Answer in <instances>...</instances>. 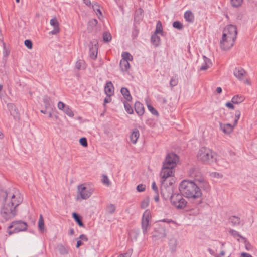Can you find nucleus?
Wrapping results in <instances>:
<instances>
[{
    "mask_svg": "<svg viewBox=\"0 0 257 257\" xmlns=\"http://www.w3.org/2000/svg\"><path fill=\"white\" fill-rule=\"evenodd\" d=\"M241 257H252L250 254L247 253L243 252L241 254Z\"/></svg>",
    "mask_w": 257,
    "mask_h": 257,
    "instance_id": "64",
    "label": "nucleus"
},
{
    "mask_svg": "<svg viewBox=\"0 0 257 257\" xmlns=\"http://www.w3.org/2000/svg\"><path fill=\"white\" fill-rule=\"evenodd\" d=\"M20 194L15 191V194H10V198L6 199L1 210L2 217L5 220L14 218L17 214L16 207L22 202Z\"/></svg>",
    "mask_w": 257,
    "mask_h": 257,
    "instance_id": "1",
    "label": "nucleus"
},
{
    "mask_svg": "<svg viewBox=\"0 0 257 257\" xmlns=\"http://www.w3.org/2000/svg\"><path fill=\"white\" fill-rule=\"evenodd\" d=\"M197 185L200 188H202L204 190L208 192L210 190V186L208 183V182L206 180H203V182Z\"/></svg>",
    "mask_w": 257,
    "mask_h": 257,
    "instance_id": "27",
    "label": "nucleus"
},
{
    "mask_svg": "<svg viewBox=\"0 0 257 257\" xmlns=\"http://www.w3.org/2000/svg\"><path fill=\"white\" fill-rule=\"evenodd\" d=\"M154 33L156 34H162L163 33V27L162 23L160 21H158L157 23L156 28Z\"/></svg>",
    "mask_w": 257,
    "mask_h": 257,
    "instance_id": "37",
    "label": "nucleus"
},
{
    "mask_svg": "<svg viewBox=\"0 0 257 257\" xmlns=\"http://www.w3.org/2000/svg\"><path fill=\"white\" fill-rule=\"evenodd\" d=\"M59 250L60 254L62 255H66L68 253V250L62 245L59 247Z\"/></svg>",
    "mask_w": 257,
    "mask_h": 257,
    "instance_id": "49",
    "label": "nucleus"
},
{
    "mask_svg": "<svg viewBox=\"0 0 257 257\" xmlns=\"http://www.w3.org/2000/svg\"><path fill=\"white\" fill-rule=\"evenodd\" d=\"M79 142L80 143V144L83 146V147H87V139L83 137V138H81L80 140H79Z\"/></svg>",
    "mask_w": 257,
    "mask_h": 257,
    "instance_id": "55",
    "label": "nucleus"
},
{
    "mask_svg": "<svg viewBox=\"0 0 257 257\" xmlns=\"http://www.w3.org/2000/svg\"><path fill=\"white\" fill-rule=\"evenodd\" d=\"M208 251L211 255L215 257H223L225 254V251L223 250H222L219 254H217L214 250L211 248H209Z\"/></svg>",
    "mask_w": 257,
    "mask_h": 257,
    "instance_id": "32",
    "label": "nucleus"
},
{
    "mask_svg": "<svg viewBox=\"0 0 257 257\" xmlns=\"http://www.w3.org/2000/svg\"><path fill=\"white\" fill-rule=\"evenodd\" d=\"M10 194H15V193H7V192L2 189H0V200H4V202H5L6 199H7V198H10Z\"/></svg>",
    "mask_w": 257,
    "mask_h": 257,
    "instance_id": "29",
    "label": "nucleus"
},
{
    "mask_svg": "<svg viewBox=\"0 0 257 257\" xmlns=\"http://www.w3.org/2000/svg\"><path fill=\"white\" fill-rule=\"evenodd\" d=\"M121 93L123 96L124 98L127 101H131L132 99V97L130 94V91L127 88L125 87H122L121 89Z\"/></svg>",
    "mask_w": 257,
    "mask_h": 257,
    "instance_id": "23",
    "label": "nucleus"
},
{
    "mask_svg": "<svg viewBox=\"0 0 257 257\" xmlns=\"http://www.w3.org/2000/svg\"><path fill=\"white\" fill-rule=\"evenodd\" d=\"M241 115V112L239 110H236L235 114V119L234 121V125H236L237 123L238 120L239 119Z\"/></svg>",
    "mask_w": 257,
    "mask_h": 257,
    "instance_id": "51",
    "label": "nucleus"
},
{
    "mask_svg": "<svg viewBox=\"0 0 257 257\" xmlns=\"http://www.w3.org/2000/svg\"><path fill=\"white\" fill-rule=\"evenodd\" d=\"M229 233L234 238H237L238 237L240 238H242V237L239 234V233L235 230L230 229L229 231Z\"/></svg>",
    "mask_w": 257,
    "mask_h": 257,
    "instance_id": "46",
    "label": "nucleus"
},
{
    "mask_svg": "<svg viewBox=\"0 0 257 257\" xmlns=\"http://www.w3.org/2000/svg\"><path fill=\"white\" fill-rule=\"evenodd\" d=\"M178 82V80L177 77H172L170 81V85L171 87H174L177 85Z\"/></svg>",
    "mask_w": 257,
    "mask_h": 257,
    "instance_id": "48",
    "label": "nucleus"
},
{
    "mask_svg": "<svg viewBox=\"0 0 257 257\" xmlns=\"http://www.w3.org/2000/svg\"><path fill=\"white\" fill-rule=\"evenodd\" d=\"M179 189L182 194L186 198L193 200L199 199L196 203V205L202 202V192L199 187L194 181L184 180L180 183Z\"/></svg>",
    "mask_w": 257,
    "mask_h": 257,
    "instance_id": "2",
    "label": "nucleus"
},
{
    "mask_svg": "<svg viewBox=\"0 0 257 257\" xmlns=\"http://www.w3.org/2000/svg\"><path fill=\"white\" fill-rule=\"evenodd\" d=\"M145 188L146 186L142 184H139L137 186V190L140 192L144 191L145 190Z\"/></svg>",
    "mask_w": 257,
    "mask_h": 257,
    "instance_id": "54",
    "label": "nucleus"
},
{
    "mask_svg": "<svg viewBox=\"0 0 257 257\" xmlns=\"http://www.w3.org/2000/svg\"><path fill=\"white\" fill-rule=\"evenodd\" d=\"M104 91L107 96L110 97L114 93V87L111 81L106 83Z\"/></svg>",
    "mask_w": 257,
    "mask_h": 257,
    "instance_id": "18",
    "label": "nucleus"
},
{
    "mask_svg": "<svg viewBox=\"0 0 257 257\" xmlns=\"http://www.w3.org/2000/svg\"><path fill=\"white\" fill-rule=\"evenodd\" d=\"M116 210V207L114 204H110L106 207V212L109 214H113Z\"/></svg>",
    "mask_w": 257,
    "mask_h": 257,
    "instance_id": "35",
    "label": "nucleus"
},
{
    "mask_svg": "<svg viewBox=\"0 0 257 257\" xmlns=\"http://www.w3.org/2000/svg\"><path fill=\"white\" fill-rule=\"evenodd\" d=\"M57 106L58 109L61 110H63L67 107V106H66L65 104L61 101H59L58 103Z\"/></svg>",
    "mask_w": 257,
    "mask_h": 257,
    "instance_id": "57",
    "label": "nucleus"
},
{
    "mask_svg": "<svg viewBox=\"0 0 257 257\" xmlns=\"http://www.w3.org/2000/svg\"><path fill=\"white\" fill-rule=\"evenodd\" d=\"M178 160V156L176 154L170 153L167 155L163 165L164 166H167L174 169Z\"/></svg>",
    "mask_w": 257,
    "mask_h": 257,
    "instance_id": "7",
    "label": "nucleus"
},
{
    "mask_svg": "<svg viewBox=\"0 0 257 257\" xmlns=\"http://www.w3.org/2000/svg\"><path fill=\"white\" fill-rule=\"evenodd\" d=\"M122 58L121 60H125L126 61L133 60V56L128 52H124L122 54Z\"/></svg>",
    "mask_w": 257,
    "mask_h": 257,
    "instance_id": "38",
    "label": "nucleus"
},
{
    "mask_svg": "<svg viewBox=\"0 0 257 257\" xmlns=\"http://www.w3.org/2000/svg\"><path fill=\"white\" fill-rule=\"evenodd\" d=\"M92 8L98 15V18H100V16H102V13L100 10V6L97 3H95L92 5Z\"/></svg>",
    "mask_w": 257,
    "mask_h": 257,
    "instance_id": "34",
    "label": "nucleus"
},
{
    "mask_svg": "<svg viewBox=\"0 0 257 257\" xmlns=\"http://www.w3.org/2000/svg\"><path fill=\"white\" fill-rule=\"evenodd\" d=\"M215 153L207 147L201 148L197 155L198 160L204 164H209L214 161Z\"/></svg>",
    "mask_w": 257,
    "mask_h": 257,
    "instance_id": "3",
    "label": "nucleus"
},
{
    "mask_svg": "<svg viewBox=\"0 0 257 257\" xmlns=\"http://www.w3.org/2000/svg\"><path fill=\"white\" fill-rule=\"evenodd\" d=\"M103 39L105 42H109L111 40V36L110 33L105 32L103 35Z\"/></svg>",
    "mask_w": 257,
    "mask_h": 257,
    "instance_id": "45",
    "label": "nucleus"
},
{
    "mask_svg": "<svg viewBox=\"0 0 257 257\" xmlns=\"http://www.w3.org/2000/svg\"><path fill=\"white\" fill-rule=\"evenodd\" d=\"M152 43L155 46H158L160 44V39L157 35V34L154 33L151 38Z\"/></svg>",
    "mask_w": 257,
    "mask_h": 257,
    "instance_id": "28",
    "label": "nucleus"
},
{
    "mask_svg": "<svg viewBox=\"0 0 257 257\" xmlns=\"http://www.w3.org/2000/svg\"><path fill=\"white\" fill-rule=\"evenodd\" d=\"M133 253V249H129L125 253L119 255L118 257H131Z\"/></svg>",
    "mask_w": 257,
    "mask_h": 257,
    "instance_id": "50",
    "label": "nucleus"
},
{
    "mask_svg": "<svg viewBox=\"0 0 257 257\" xmlns=\"http://www.w3.org/2000/svg\"><path fill=\"white\" fill-rule=\"evenodd\" d=\"M203 60H204V63L206 64V65H207L208 66H211L212 63H211L210 59H209V58H208L207 57H206L205 56H203Z\"/></svg>",
    "mask_w": 257,
    "mask_h": 257,
    "instance_id": "56",
    "label": "nucleus"
},
{
    "mask_svg": "<svg viewBox=\"0 0 257 257\" xmlns=\"http://www.w3.org/2000/svg\"><path fill=\"white\" fill-rule=\"evenodd\" d=\"M244 97L242 95H236L233 96L232 98L231 101L234 104H239L241 103L244 100Z\"/></svg>",
    "mask_w": 257,
    "mask_h": 257,
    "instance_id": "26",
    "label": "nucleus"
},
{
    "mask_svg": "<svg viewBox=\"0 0 257 257\" xmlns=\"http://www.w3.org/2000/svg\"><path fill=\"white\" fill-rule=\"evenodd\" d=\"M184 17L185 20L189 23H193L194 21V15L190 10L185 12Z\"/></svg>",
    "mask_w": 257,
    "mask_h": 257,
    "instance_id": "21",
    "label": "nucleus"
},
{
    "mask_svg": "<svg viewBox=\"0 0 257 257\" xmlns=\"http://www.w3.org/2000/svg\"><path fill=\"white\" fill-rule=\"evenodd\" d=\"M119 66L121 71L126 72L127 71L129 68H130V65L128 62L126 61L125 60H121Z\"/></svg>",
    "mask_w": 257,
    "mask_h": 257,
    "instance_id": "22",
    "label": "nucleus"
},
{
    "mask_svg": "<svg viewBox=\"0 0 257 257\" xmlns=\"http://www.w3.org/2000/svg\"><path fill=\"white\" fill-rule=\"evenodd\" d=\"M183 196L182 194L179 193L172 195L170 199L171 204L178 209L184 208L187 202Z\"/></svg>",
    "mask_w": 257,
    "mask_h": 257,
    "instance_id": "5",
    "label": "nucleus"
},
{
    "mask_svg": "<svg viewBox=\"0 0 257 257\" xmlns=\"http://www.w3.org/2000/svg\"><path fill=\"white\" fill-rule=\"evenodd\" d=\"M78 192L82 199H88L92 194L93 189L86 187L83 184H80L77 187Z\"/></svg>",
    "mask_w": 257,
    "mask_h": 257,
    "instance_id": "11",
    "label": "nucleus"
},
{
    "mask_svg": "<svg viewBox=\"0 0 257 257\" xmlns=\"http://www.w3.org/2000/svg\"><path fill=\"white\" fill-rule=\"evenodd\" d=\"M211 175L212 177H216V178H220L222 177V175H220L219 173L217 172H213L211 174Z\"/></svg>",
    "mask_w": 257,
    "mask_h": 257,
    "instance_id": "61",
    "label": "nucleus"
},
{
    "mask_svg": "<svg viewBox=\"0 0 257 257\" xmlns=\"http://www.w3.org/2000/svg\"><path fill=\"white\" fill-rule=\"evenodd\" d=\"M229 221L232 225L236 226L240 224V219L238 216H232L229 218Z\"/></svg>",
    "mask_w": 257,
    "mask_h": 257,
    "instance_id": "25",
    "label": "nucleus"
},
{
    "mask_svg": "<svg viewBox=\"0 0 257 257\" xmlns=\"http://www.w3.org/2000/svg\"><path fill=\"white\" fill-rule=\"evenodd\" d=\"M72 216L75 221L78 223L79 226L84 227V224L83 223L81 216L77 214L76 213H73Z\"/></svg>",
    "mask_w": 257,
    "mask_h": 257,
    "instance_id": "30",
    "label": "nucleus"
},
{
    "mask_svg": "<svg viewBox=\"0 0 257 257\" xmlns=\"http://www.w3.org/2000/svg\"><path fill=\"white\" fill-rule=\"evenodd\" d=\"M220 130L225 134H229L231 133L234 127L235 126L231 125L229 123L223 124L222 122H219Z\"/></svg>",
    "mask_w": 257,
    "mask_h": 257,
    "instance_id": "16",
    "label": "nucleus"
},
{
    "mask_svg": "<svg viewBox=\"0 0 257 257\" xmlns=\"http://www.w3.org/2000/svg\"><path fill=\"white\" fill-rule=\"evenodd\" d=\"M167 236V232L164 227L159 226L156 228L154 230V233L153 235V237H156L158 239L163 238Z\"/></svg>",
    "mask_w": 257,
    "mask_h": 257,
    "instance_id": "14",
    "label": "nucleus"
},
{
    "mask_svg": "<svg viewBox=\"0 0 257 257\" xmlns=\"http://www.w3.org/2000/svg\"><path fill=\"white\" fill-rule=\"evenodd\" d=\"M152 188L154 191L155 193L158 192V187L156 184L155 182H153L152 183Z\"/></svg>",
    "mask_w": 257,
    "mask_h": 257,
    "instance_id": "60",
    "label": "nucleus"
},
{
    "mask_svg": "<svg viewBox=\"0 0 257 257\" xmlns=\"http://www.w3.org/2000/svg\"><path fill=\"white\" fill-rule=\"evenodd\" d=\"M7 107L11 113V115H14V111H16V107L12 103H8L7 104Z\"/></svg>",
    "mask_w": 257,
    "mask_h": 257,
    "instance_id": "44",
    "label": "nucleus"
},
{
    "mask_svg": "<svg viewBox=\"0 0 257 257\" xmlns=\"http://www.w3.org/2000/svg\"><path fill=\"white\" fill-rule=\"evenodd\" d=\"M210 67V66H208V65H206V64L204 63V64H203L201 66L200 69V70H206V69H207Z\"/></svg>",
    "mask_w": 257,
    "mask_h": 257,
    "instance_id": "62",
    "label": "nucleus"
},
{
    "mask_svg": "<svg viewBox=\"0 0 257 257\" xmlns=\"http://www.w3.org/2000/svg\"><path fill=\"white\" fill-rule=\"evenodd\" d=\"M177 245V240L175 238H171L169 241V246L171 252H174L176 251Z\"/></svg>",
    "mask_w": 257,
    "mask_h": 257,
    "instance_id": "24",
    "label": "nucleus"
},
{
    "mask_svg": "<svg viewBox=\"0 0 257 257\" xmlns=\"http://www.w3.org/2000/svg\"><path fill=\"white\" fill-rule=\"evenodd\" d=\"M173 168L167 166H164L163 165L162 170L160 172V175L162 177L161 180V183H167V179L168 178L173 176Z\"/></svg>",
    "mask_w": 257,
    "mask_h": 257,
    "instance_id": "12",
    "label": "nucleus"
},
{
    "mask_svg": "<svg viewBox=\"0 0 257 257\" xmlns=\"http://www.w3.org/2000/svg\"><path fill=\"white\" fill-rule=\"evenodd\" d=\"M225 105L229 109H234V106L232 103L230 102H227L226 103Z\"/></svg>",
    "mask_w": 257,
    "mask_h": 257,
    "instance_id": "63",
    "label": "nucleus"
},
{
    "mask_svg": "<svg viewBox=\"0 0 257 257\" xmlns=\"http://www.w3.org/2000/svg\"><path fill=\"white\" fill-rule=\"evenodd\" d=\"M243 0H231V4L234 7H238L242 4Z\"/></svg>",
    "mask_w": 257,
    "mask_h": 257,
    "instance_id": "47",
    "label": "nucleus"
},
{
    "mask_svg": "<svg viewBox=\"0 0 257 257\" xmlns=\"http://www.w3.org/2000/svg\"><path fill=\"white\" fill-rule=\"evenodd\" d=\"M44 226V221L42 215H40L39 221H38V227L39 230L41 231H42L44 230L45 228Z\"/></svg>",
    "mask_w": 257,
    "mask_h": 257,
    "instance_id": "36",
    "label": "nucleus"
},
{
    "mask_svg": "<svg viewBox=\"0 0 257 257\" xmlns=\"http://www.w3.org/2000/svg\"><path fill=\"white\" fill-rule=\"evenodd\" d=\"M28 228L27 223L21 220L14 221L7 228V232L9 236L21 231H25Z\"/></svg>",
    "mask_w": 257,
    "mask_h": 257,
    "instance_id": "4",
    "label": "nucleus"
},
{
    "mask_svg": "<svg viewBox=\"0 0 257 257\" xmlns=\"http://www.w3.org/2000/svg\"><path fill=\"white\" fill-rule=\"evenodd\" d=\"M149 110L154 115H158V111L151 105H147Z\"/></svg>",
    "mask_w": 257,
    "mask_h": 257,
    "instance_id": "53",
    "label": "nucleus"
},
{
    "mask_svg": "<svg viewBox=\"0 0 257 257\" xmlns=\"http://www.w3.org/2000/svg\"><path fill=\"white\" fill-rule=\"evenodd\" d=\"M123 104L126 111L129 114H132L133 113V109L130 104L125 101L123 102Z\"/></svg>",
    "mask_w": 257,
    "mask_h": 257,
    "instance_id": "40",
    "label": "nucleus"
},
{
    "mask_svg": "<svg viewBox=\"0 0 257 257\" xmlns=\"http://www.w3.org/2000/svg\"><path fill=\"white\" fill-rule=\"evenodd\" d=\"M63 111L70 117H72L74 116V113L73 111L68 106H67V107L63 110Z\"/></svg>",
    "mask_w": 257,
    "mask_h": 257,
    "instance_id": "42",
    "label": "nucleus"
},
{
    "mask_svg": "<svg viewBox=\"0 0 257 257\" xmlns=\"http://www.w3.org/2000/svg\"><path fill=\"white\" fill-rule=\"evenodd\" d=\"M237 34V30L236 26L233 25H228L224 28L222 36H224V37H226L227 38L236 40Z\"/></svg>",
    "mask_w": 257,
    "mask_h": 257,
    "instance_id": "8",
    "label": "nucleus"
},
{
    "mask_svg": "<svg viewBox=\"0 0 257 257\" xmlns=\"http://www.w3.org/2000/svg\"><path fill=\"white\" fill-rule=\"evenodd\" d=\"M150 218L151 212L150 210H146L143 214L141 223L142 231L144 234L147 233L148 229L150 227L149 223Z\"/></svg>",
    "mask_w": 257,
    "mask_h": 257,
    "instance_id": "9",
    "label": "nucleus"
},
{
    "mask_svg": "<svg viewBox=\"0 0 257 257\" xmlns=\"http://www.w3.org/2000/svg\"><path fill=\"white\" fill-rule=\"evenodd\" d=\"M194 180L197 182V184H199L203 182V180H205L203 176L199 173H197L194 175Z\"/></svg>",
    "mask_w": 257,
    "mask_h": 257,
    "instance_id": "33",
    "label": "nucleus"
},
{
    "mask_svg": "<svg viewBox=\"0 0 257 257\" xmlns=\"http://www.w3.org/2000/svg\"><path fill=\"white\" fill-rule=\"evenodd\" d=\"M140 136V133L138 129L135 128L130 135V140L133 144H136Z\"/></svg>",
    "mask_w": 257,
    "mask_h": 257,
    "instance_id": "20",
    "label": "nucleus"
},
{
    "mask_svg": "<svg viewBox=\"0 0 257 257\" xmlns=\"http://www.w3.org/2000/svg\"><path fill=\"white\" fill-rule=\"evenodd\" d=\"M233 74L234 76L239 81H242L248 85L250 84L249 80L246 78L247 73L243 68L241 67L235 68Z\"/></svg>",
    "mask_w": 257,
    "mask_h": 257,
    "instance_id": "10",
    "label": "nucleus"
},
{
    "mask_svg": "<svg viewBox=\"0 0 257 257\" xmlns=\"http://www.w3.org/2000/svg\"><path fill=\"white\" fill-rule=\"evenodd\" d=\"M75 67L78 70L84 69L86 68L84 61L82 60H78L76 62Z\"/></svg>",
    "mask_w": 257,
    "mask_h": 257,
    "instance_id": "31",
    "label": "nucleus"
},
{
    "mask_svg": "<svg viewBox=\"0 0 257 257\" xmlns=\"http://www.w3.org/2000/svg\"><path fill=\"white\" fill-rule=\"evenodd\" d=\"M172 184V182H169L170 185L168 186L167 183H161L160 187L161 194L165 200L170 199L171 195L174 194H173V187L171 186Z\"/></svg>",
    "mask_w": 257,
    "mask_h": 257,
    "instance_id": "6",
    "label": "nucleus"
},
{
    "mask_svg": "<svg viewBox=\"0 0 257 257\" xmlns=\"http://www.w3.org/2000/svg\"><path fill=\"white\" fill-rule=\"evenodd\" d=\"M172 25L173 27L178 30H182L183 28L182 23L178 21L174 22Z\"/></svg>",
    "mask_w": 257,
    "mask_h": 257,
    "instance_id": "41",
    "label": "nucleus"
},
{
    "mask_svg": "<svg viewBox=\"0 0 257 257\" xmlns=\"http://www.w3.org/2000/svg\"><path fill=\"white\" fill-rule=\"evenodd\" d=\"M50 24L54 27L52 31L50 32V34L52 35H55L57 34L60 31V28L59 27V22L56 17H54L51 19L50 21Z\"/></svg>",
    "mask_w": 257,
    "mask_h": 257,
    "instance_id": "15",
    "label": "nucleus"
},
{
    "mask_svg": "<svg viewBox=\"0 0 257 257\" xmlns=\"http://www.w3.org/2000/svg\"><path fill=\"white\" fill-rule=\"evenodd\" d=\"M98 21L96 19H92L90 20L88 23V29H91L93 27L96 26Z\"/></svg>",
    "mask_w": 257,
    "mask_h": 257,
    "instance_id": "39",
    "label": "nucleus"
},
{
    "mask_svg": "<svg viewBox=\"0 0 257 257\" xmlns=\"http://www.w3.org/2000/svg\"><path fill=\"white\" fill-rule=\"evenodd\" d=\"M235 39L227 38L222 36V40L220 41L221 48L224 50H227L231 48L234 44Z\"/></svg>",
    "mask_w": 257,
    "mask_h": 257,
    "instance_id": "13",
    "label": "nucleus"
},
{
    "mask_svg": "<svg viewBox=\"0 0 257 257\" xmlns=\"http://www.w3.org/2000/svg\"><path fill=\"white\" fill-rule=\"evenodd\" d=\"M102 182L105 184L108 185L109 184V179L108 177L105 175H102Z\"/></svg>",
    "mask_w": 257,
    "mask_h": 257,
    "instance_id": "58",
    "label": "nucleus"
},
{
    "mask_svg": "<svg viewBox=\"0 0 257 257\" xmlns=\"http://www.w3.org/2000/svg\"><path fill=\"white\" fill-rule=\"evenodd\" d=\"M43 100L44 102L45 103L46 108L50 106V98L48 97H46L44 98Z\"/></svg>",
    "mask_w": 257,
    "mask_h": 257,
    "instance_id": "59",
    "label": "nucleus"
},
{
    "mask_svg": "<svg viewBox=\"0 0 257 257\" xmlns=\"http://www.w3.org/2000/svg\"><path fill=\"white\" fill-rule=\"evenodd\" d=\"M25 45L29 49H31L33 47V43L31 40L27 39L24 41Z\"/></svg>",
    "mask_w": 257,
    "mask_h": 257,
    "instance_id": "52",
    "label": "nucleus"
},
{
    "mask_svg": "<svg viewBox=\"0 0 257 257\" xmlns=\"http://www.w3.org/2000/svg\"><path fill=\"white\" fill-rule=\"evenodd\" d=\"M97 50H98V42L96 41L94 44L92 45L91 47L90 48L89 50V56L90 57L95 60L96 59L97 56Z\"/></svg>",
    "mask_w": 257,
    "mask_h": 257,
    "instance_id": "17",
    "label": "nucleus"
},
{
    "mask_svg": "<svg viewBox=\"0 0 257 257\" xmlns=\"http://www.w3.org/2000/svg\"><path fill=\"white\" fill-rule=\"evenodd\" d=\"M149 198L147 197L145 199H144L141 203V207L142 209H145L147 208L149 205Z\"/></svg>",
    "mask_w": 257,
    "mask_h": 257,
    "instance_id": "43",
    "label": "nucleus"
},
{
    "mask_svg": "<svg viewBox=\"0 0 257 257\" xmlns=\"http://www.w3.org/2000/svg\"><path fill=\"white\" fill-rule=\"evenodd\" d=\"M136 112L140 116L142 115L144 113V108L142 103L136 102L134 105Z\"/></svg>",
    "mask_w": 257,
    "mask_h": 257,
    "instance_id": "19",
    "label": "nucleus"
}]
</instances>
